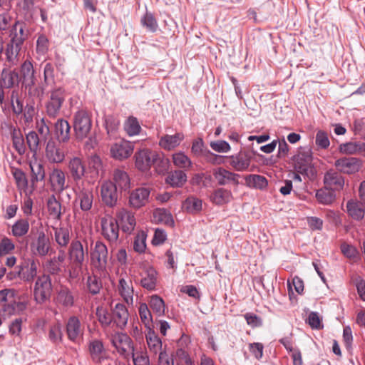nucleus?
Returning a JSON list of instances; mask_svg holds the SVG:
<instances>
[{
  "label": "nucleus",
  "instance_id": "f257e3e1",
  "mask_svg": "<svg viewBox=\"0 0 365 365\" xmlns=\"http://www.w3.org/2000/svg\"><path fill=\"white\" fill-rule=\"evenodd\" d=\"M73 240L68 249V257L70 262L68 274L71 279L77 278L83 268L87 251L84 250L83 243L87 244L86 237Z\"/></svg>",
  "mask_w": 365,
  "mask_h": 365
},
{
  "label": "nucleus",
  "instance_id": "f03ea898",
  "mask_svg": "<svg viewBox=\"0 0 365 365\" xmlns=\"http://www.w3.org/2000/svg\"><path fill=\"white\" fill-rule=\"evenodd\" d=\"M91 265L100 275H105L107 272L108 263V250L107 246L98 240L91 249Z\"/></svg>",
  "mask_w": 365,
  "mask_h": 365
},
{
  "label": "nucleus",
  "instance_id": "7ed1b4c3",
  "mask_svg": "<svg viewBox=\"0 0 365 365\" xmlns=\"http://www.w3.org/2000/svg\"><path fill=\"white\" fill-rule=\"evenodd\" d=\"M53 292L51 279L48 274L36 277L33 287L34 299L38 304H43L48 301Z\"/></svg>",
  "mask_w": 365,
  "mask_h": 365
},
{
  "label": "nucleus",
  "instance_id": "20e7f679",
  "mask_svg": "<svg viewBox=\"0 0 365 365\" xmlns=\"http://www.w3.org/2000/svg\"><path fill=\"white\" fill-rule=\"evenodd\" d=\"M312 160L310 150L300 148L292 158L291 163L297 173L309 176L314 174L312 168Z\"/></svg>",
  "mask_w": 365,
  "mask_h": 365
},
{
  "label": "nucleus",
  "instance_id": "39448f33",
  "mask_svg": "<svg viewBox=\"0 0 365 365\" xmlns=\"http://www.w3.org/2000/svg\"><path fill=\"white\" fill-rule=\"evenodd\" d=\"M73 129L78 140L86 138L92 128L91 113L86 109H79L73 114Z\"/></svg>",
  "mask_w": 365,
  "mask_h": 365
},
{
  "label": "nucleus",
  "instance_id": "423d86ee",
  "mask_svg": "<svg viewBox=\"0 0 365 365\" xmlns=\"http://www.w3.org/2000/svg\"><path fill=\"white\" fill-rule=\"evenodd\" d=\"M66 98V91L62 87H56L49 91L46 103V110L49 117L56 118L58 115Z\"/></svg>",
  "mask_w": 365,
  "mask_h": 365
},
{
  "label": "nucleus",
  "instance_id": "0eeeda50",
  "mask_svg": "<svg viewBox=\"0 0 365 365\" xmlns=\"http://www.w3.org/2000/svg\"><path fill=\"white\" fill-rule=\"evenodd\" d=\"M66 168L69 176L76 182L81 181L86 173V163L81 155L68 157Z\"/></svg>",
  "mask_w": 365,
  "mask_h": 365
},
{
  "label": "nucleus",
  "instance_id": "6e6552de",
  "mask_svg": "<svg viewBox=\"0 0 365 365\" xmlns=\"http://www.w3.org/2000/svg\"><path fill=\"white\" fill-rule=\"evenodd\" d=\"M110 342L118 353L125 359L130 358V354L134 349L131 338L126 334L117 332L110 336Z\"/></svg>",
  "mask_w": 365,
  "mask_h": 365
},
{
  "label": "nucleus",
  "instance_id": "1a4fd4ad",
  "mask_svg": "<svg viewBox=\"0 0 365 365\" xmlns=\"http://www.w3.org/2000/svg\"><path fill=\"white\" fill-rule=\"evenodd\" d=\"M135 165L138 170H148L160 158V154L149 149H142L135 154Z\"/></svg>",
  "mask_w": 365,
  "mask_h": 365
},
{
  "label": "nucleus",
  "instance_id": "9d476101",
  "mask_svg": "<svg viewBox=\"0 0 365 365\" xmlns=\"http://www.w3.org/2000/svg\"><path fill=\"white\" fill-rule=\"evenodd\" d=\"M39 261L34 257L24 258L19 267L18 275L26 282H31L36 277Z\"/></svg>",
  "mask_w": 365,
  "mask_h": 365
},
{
  "label": "nucleus",
  "instance_id": "9b49d317",
  "mask_svg": "<svg viewBox=\"0 0 365 365\" xmlns=\"http://www.w3.org/2000/svg\"><path fill=\"white\" fill-rule=\"evenodd\" d=\"M133 150V143L126 140H120L110 145V155L113 159L123 161L130 158Z\"/></svg>",
  "mask_w": 365,
  "mask_h": 365
},
{
  "label": "nucleus",
  "instance_id": "f8f14e48",
  "mask_svg": "<svg viewBox=\"0 0 365 365\" xmlns=\"http://www.w3.org/2000/svg\"><path fill=\"white\" fill-rule=\"evenodd\" d=\"M101 233L110 244L115 243L119 237V225L115 218L103 217L101 221Z\"/></svg>",
  "mask_w": 365,
  "mask_h": 365
},
{
  "label": "nucleus",
  "instance_id": "ddd939ff",
  "mask_svg": "<svg viewBox=\"0 0 365 365\" xmlns=\"http://www.w3.org/2000/svg\"><path fill=\"white\" fill-rule=\"evenodd\" d=\"M100 188L102 202L109 207L115 206L118 198V189L110 180H103Z\"/></svg>",
  "mask_w": 365,
  "mask_h": 365
},
{
  "label": "nucleus",
  "instance_id": "4468645a",
  "mask_svg": "<svg viewBox=\"0 0 365 365\" xmlns=\"http://www.w3.org/2000/svg\"><path fill=\"white\" fill-rule=\"evenodd\" d=\"M44 157L50 164H61L66 159V152L53 140H49L45 148Z\"/></svg>",
  "mask_w": 365,
  "mask_h": 365
},
{
  "label": "nucleus",
  "instance_id": "2eb2a0df",
  "mask_svg": "<svg viewBox=\"0 0 365 365\" xmlns=\"http://www.w3.org/2000/svg\"><path fill=\"white\" fill-rule=\"evenodd\" d=\"M229 165L235 171H250L252 156L247 151H240L238 153L226 157Z\"/></svg>",
  "mask_w": 365,
  "mask_h": 365
},
{
  "label": "nucleus",
  "instance_id": "dca6fc26",
  "mask_svg": "<svg viewBox=\"0 0 365 365\" xmlns=\"http://www.w3.org/2000/svg\"><path fill=\"white\" fill-rule=\"evenodd\" d=\"M334 165L340 173L351 175L359 171L362 161L354 157H344L336 160Z\"/></svg>",
  "mask_w": 365,
  "mask_h": 365
},
{
  "label": "nucleus",
  "instance_id": "f3484780",
  "mask_svg": "<svg viewBox=\"0 0 365 365\" xmlns=\"http://www.w3.org/2000/svg\"><path fill=\"white\" fill-rule=\"evenodd\" d=\"M48 177L51 189L54 192L60 194L68 187L66 173L61 168H53Z\"/></svg>",
  "mask_w": 365,
  "mask_h": 365
},
{
  "label": "nucleus",
  "instance_id": "a211bd4d",
  "mask_svg": "<svg viewBox=\"0 0 365 365\" xmlns=\"http://www.w3.org/2000/svg\"><path fill=\"white\" fill-rule=\"evenodd\" d=\"M116 220L119 227L126 234H131L136 225V220L133 213L125 210L120 209L116 212Z\"/></svg>",
  "mask_w": 365,
  "mask_h": 365
},
{
  "label": "nucleus",
  "instance_id": "6ab92c4d",
  "mask_svg": "<svg viewBox=\"0 0 365 365\" xmlns=\"http://www.w3.org/2000/svg\"><path fill=\"white\" fill-rule=\"evenodd\" d=\"M150 193V190L146 187H138L133 190L129 195V206L135 210L145 206L148 202Z\"/></svg>",
  "mask_w": 365,
  "mask_h": 365
},
{
  "label": "nucleus",
  "instance_id": "aec40b11",
  "mask_svg": "<svg viewBox=\"0 0 365 365\" xmlns=\"http://www.w3.org/2000/svg\"><path fill=\"white\" fill-rule=\"evenodd\" d=\"M31 249L35 255L45 257L48 255L51 249V242L43 230L38 232L36 239L31 245Z\"/></svg>",
  "mask_w": 365,
  "mask_h": 365
},
{
  "label": "nucleus",
  "instance_id": "412c9836",
  "mask_svg": "<svg viewBox=\"0 0 365 365\" xmlns=\"http://www.w3.org/2000/svg\"><path fill=\"white\" fill-rule=\"evenodd\" d=\"M111 182L118 189L119 192H127L131 187L130 178L128 173L122 168H115L111 174Z\"/></svg>",
  "mask_w": 365,
  "mask_h": 365
},
{
  "label": "nucleus",
  "instance_id": "4be33fe9",
  "mask_svg": "<svg viewBox=\"0 0 365 365\" xmlns=\"http://www.w3.org/2000/svg\"><path fill=\"white\" fill-rule=\"evenodd\" d=\"M113 324L120 329H123L129 319V312L126 306L122 303H117L112 309Z\"/></svg>",
  "mask_w": 365,
  "mask_h": 365
},
{
  "label": "nucleus",
  "instance_id": "5701e85b",
  "mask_svg": "<svg viewBox=\"0 0 365 365\" xmlns=\"http://www.w3.org/2000/svg\"><path fill=\"white\" fill-rule=\"evenodd\" d=\"M117 290L119 295L127 304L133 305L134 288L133 282L129 277H120Z\"/></svg>",
  "mask_w": 365,
  "mask_h": 365
},
{
  "label": "nucleus",
  "instance_id": "b1692460",
  "mask_svg": "<svg viewBox=\"0 0 365 365\" xmlns=\"http://www.w3.org/2000/svg\"><path fill=\"white\" fill-rule=\"evenodd\" d=\"M213 176L220 185H237L239 183L240 175L223 168L215 169L213 171Z\"/></svg>",
  "mask_w": 365,
  "mask_h": 365
},
{
  "label": "nucleus",
  "instance_id": "393cba45",
  "mask_svg": "<svg viewBox=\"0 0 365 365\" xmlns=\"http://www.w3.org/2000/svg\"><path fill=\"white\" fill-rule=\"evenodd\" d=\"M158 281V272L151 266L145 267L140 273V285L147 290H154Z\"/></svg>",
  "mask_w": 365,
  "mask_h": 365
},
{
  "label": "nucleus",
  "instance_id": "a878e982",
  "mask_svg": "<svg viewBox=\"0 0 365 365\" xmlns=\"http://www.w3.org/2000/svg\"><path fill=\"white\" fill-rule=\"evenodd\" d=\"M324 186L332 191L340 190L344 185V178L339 173L330 170L324 174Z\"/></svg>",
  "mask_w": 365,
  "mask_h": 365
},
{
  "label": "nucleus",
  "instance_id": "bb28decb",
  "mask_svg": "<svg viewBox=\"0 0 365 365\" xmlns=\"http://www.w3.org/2000/svg\"><path fill=\"white\" fill-rule=\"evenodd\" d=\"M9 41L24 43L28 38L26 24L21 21H15L9 29Z\"/></svg>",
  "mask_w": 365,
  "mask_h": 365
},
{
  "label": "nucleus",
  "instance_id": "cd10ccee",
  "mask_svg": "<svg viewBox=\"0 0 365 365\" xmlns=\"http://www.w3.org/2000/svg\"><path fill=\"white\" fill-rule=\"evenodd\" d=\"M55 304L65 309L70 308L74 304V297L71 291L66 287H61L57 292L54 299Z\"/></svg>",
  "mask_w": 365,
  "mask_h": 365
},
{
  "label": "nucleus",
  "instance_id": "c85d7f7f",
  "mask_svg": "<svg viewBox=\"0 0 365 365\" xmlns=\"http://www.w3.org/2000/svg\"><path fill=\"white\" fill-rule=\"evenodd\" d=\"M145 336L150 354L157 356L160 351H164L162 341L153 329L146 330Z\"/></svg>",
  "mask_w": 365,
  "mask_h": 365
},
{
  "label": "nucleus",
  "instance_id": "c756f323",
  "mask_svg": "<svg viewBox=\"0 0 365 365\" xmlns=\"http://www.w3.org/2000/svg\"><path fill=\"white\" fill-rule=\"evenodd\" d=\"M76 202L78 203L82 211H89L93 202V191L86 188L79 189L76 192Z\"/></svg>",
  "mask_w": 365,
  "mask_h": 365
},
{
  "label": "nucleus",
  "instance_id": "7c9ffc66",
  "mask_svg": "<svg viewBox=\"0 0 365 365\" xmlns=\"http://www.w3.org/2000/svg\"><path fill=\"white\" fill-rule=\"evenodd\" d=\"M71 126L64 119H58L54 125V134L59 143H66L70 140Z\"/></svg>",
  "mask_w": 365,
  "mask_h": 365
},
{
  "label": "nucleus",
  "instance_id": "2f4dec72",
  "mask_svg": "<svg viewBox=\"0 0 365 365\" xmlns=\"http://www.w3.org/2000/svg\"><path fill=\"white\" fill-rule=\"evenodd\" d=\"M88 349L91 357L94 363L100 364L107 359L103 344L101 340L91 341L89 343Z\"/></svg>",
  "mask_w": 365,
  "mask_h": 365
},
{
  "label": "nucleus",
  "instance_id": "473e14b6",
  "mask_svg": "<svg viewBox=\"0 0 365 365\" xmlns=\"http://www.w3.org/2000/svg\"><path fill=\"white\" fill-rule=\"evenodd\" d=\"M182 133H176L174 135H165L160 138L159 145L166 150H173L176 148L184 140Z\"/></svg>",
  "mask_w": 365,
  "mask_h": 365
},
{
  "label": "nucleus",
  "instance_id": "72a5a7b5",
  "mask_svg": "<svg viewBox=\"0 0 365 365\" xmlns=\"http://www.w3.org/2000/svg\"><path fill=\"white\" fill-rule=\"evenodd\" d=\"M24 43L9 41L6 46H4V53L6 61L12 64H16L19 59V56L22 49Z\"/></svg>",
  "mask_w": 365,
  "mask_h": 365
},
{
  "label": "nucleus",
  "instance_id": "f704fd0d",
  "mask_svg": "<svg viewBox=\"0 0 365 365\" xmlns=\"http://www.w3.org/2000/svg\"><path fill=\"white\" fill-rule=\"evenodd\" d=\"M29 162V167L31 172V181L33 184L44 180L46 171L43 164L37 159L36 156Z\"/></svg>",
  "mask_w": 365,
  "mask_h": 365
},
{
  "label": "nucleus",
  "instance_id": "c9c22d12",
  "mask_svg": "<svg viewBox=\"0 0 365 365\" xmlns=\"http://www.w3.org/2000/svg\"><path fill=\"white\" fill-rule=\"evenodd\" d=\"M54 238L58 246L62 248L66 247L71 241V230L68 227L60 226L53 227Z\"/></svg>",
  "mask_w": 365,
  "mask_h": 365
},
{
  "label": "nucleus",
  "instance_id": "e433bc0d",
  "mask_svg": "<svg viewBox=\"0 0 365 365\" xmlns=\"http://www.w3.org/2000/svg\"><path fill=\"white\" fill-rule=\"evenodd\" d=\"M29 220L19 218L12 225L10 234L16 239L22 238L29 233Z\"/></svg>",
  "mask_w": 365,
  "mask_h": 365
},
{
  "label": "nucleus",
  "instance_id": "4c0bfd02",
  "mask_svg": "<svg viewBox=\"0 0 365 365\" xmlns=\"http://www.w3.org/2000/svg\"><path fill=\"white\" fill-rule=\"evenodd\" d=\"M66 332L68 339L75 341L81 334L82 329L80 320L77 317H71L66 324Z\"/></svg>",
  "mask_w": 365,
  "mask_h": 365
},
{
  "label": "nucleus",
  "instance_id": "58836bf2",
  "mask_svg": "<svg viewBox=\"0 0 365 365\" xmlns=\"http://www.w3.org/2000/svg\"><path fill=\"white\" fill-rule=\"evenodd\" d=\"M346 212L352 219L359 221L365 215V209L362 204L354 200H349L346 202Z\"/></svg>",
  "mask_w": 365,
  "mask_h": 365
},
{
  "label": "nucleus",
  "instance_id": "ea45409f",
  "mask_svg": "<svg viewBox=\"0 0 365 365\" xmlns=\"http://www.w3.org/2000/svg\"><path fill=\"white\" fill-rule=\"evenodd\" d=\"M19 82V74L16 71L4 68L1 73L0 86L10 88Z\"/></svg>",
  "mask_w": 365,
  "mask_h": 365
},
{
  "label": "nucleus",
  "instance_id": "a19ab883",
  "mask_svg": "<svg viewBox=\"0 0 365 365\" xmlns=\"http://www.w3.org/2000/svg\"><path fill=\"white\" fill-rule=\"evenodd\" d=\"M172 160L175 167L184 170H190L193 165L190 158L182 151L173 153Z\"/></svg>",
  "mask_w": 365,
  "mask_h": 365
},
{
  "label": "nucleus",
  "instance_id": "79ce46f5",
  "mask_svg": "<svg viewBox=\"0 0 365 365\" xmlns=\"http://www.w3.org/2000/svg\"><path fill=\"white\" fill-rule=\"evenodd\" d=\"M20 73L22 78V85L36 80L35 70L31 61L26 59L21 65Z\"/></svg>",
  "mask_w": 365,
  "mask_h": 365
},
{
  "label": "nucleus",
  "instance_id": "37998d69",
  "mask_svg": "<svg viewBox=\"0 0 365 365\" xmlns=\"http://www.w3.org/2000/svg\"><path fill=\"white\" fill-rule=\"evenodd\" d=\"M187 181V175L182 170H175L168 174L165 182L172 187H182Z\"/></svg>",
  "mask_w": 365,
  "mask_h": 365
},
{
  "label": "nucleus",
  "instance_id": "c03bdc74",
  "mask_svg": "<svg viewBox=\"0 0 365 365\" xmlns=\"http://www.w3.org/2000/svg\"><path fill=\"white\" fill-rule=\"evenodd\" d=\"M211 200L216 205H224L228 203L232 198L231 191L224 189H216L210 197Z\"/></svg>",
  "mask_w": 365,
  "mask_h": 365
},
{
  "label": "nucleus",
  "instance_id": "a18cd8bd",
  "mask_svg": "<svg viewBox=\"0 0 365 365\" xmlns=\"http://www.w3.org/2000/svg\"><path fill=\"white\" fill-rule=\"evenodd\" d=\"M46 204L49 215L54 220H60L62 215L60 202L52 195L48 198Z\"/></svg>",
  "mask_w": 365,
  "mask_h": 365
},
{
  "label": "nucleus",
  "instance_id": "49530a36",
  "mask_svg": "<svg viewBox=\"0 0 365 365\" xmlns=\"http://www.w3.org/2000/svg\"><path fill=\"white\" fill-rule=\"evenodd\" d=\"M182 207L187 212L191 214H195L199 212L202 207V202L200 199L190 196L182 203Z\"/></svg>",
  "mask_w": 365,
  "mask_h": 365
},
{
  "label": "nucleus",
  "instance_id": "de8ad7c7",
  "mask_svg": "<svg viewBox=\"0 0 365 365\" xmlns=\"http://www.w3.org/2000/svg\"><path fill=\"white\" fill-rule=\"evenodd\" d=\"M365 148V143L356 142H348L342 143L339 146V150L342 154L354 155Z\"/></svg>",
  "mask_w": 365,
  "mask_h": 365
},
{
  "label": "nucleus",
  "instance_id": "09e8293b",
  "mask_svg": "<svg viewBox=\"0 0 365 365\" xmlns=\"http://www.w3.org/2000/svg\"><path fill=\"white\" fill-rule=\"evenodd\" d=\"M139 316L144 324L146 330L153 329V317L148 306L145 303H140L138 307Z\"/></svg>",
  "mask_w": 365,
  "mask_h": 365
},
{
  "label": "nucleus",
  "instance_id": "8fccbe9b",
  "mask_svg": "<svg viewBox=\"0 0 365 365\" xmlns=\"http://www.w3.org/2000/svg\"><path fill=\"white\" fill-rule=\"evenodd\" d=\"M316 198L321 204L330 205L335 200V194L334 191L324 186V188L319 189L317 191Z\"/></svg>",
  "mask_w": 365,
  "mask_h": 365
},
{
  "label": "nucleus",
  "instance_id": "3c124183",
  "mask_svg": "<svg viewBox=\"0 0 365 365\" xmlns=\"http://www.w3.org/2000/svg\"><path fill=\"white\" fill-rule=\"evenodd\" d=\"M142 26L146 29L147 31L155 33L158 29V21L154 15L150 12L146 11L140 19Z\"/></svg>",
  "mask_w": 365,
  "mask_h": 365
},
{
  "label": "nucleus",
  "instance_id": "603ef678",
  "mask_svg": "<svg viewBox=\"0 0 365 365\" xmlns=\"http://www.w3.org/2000/svg\"><path fill=\"white\" fill-rule=\"evenodd\" d=\"M149 306L153 312L158 316H163L165 314V305L164 300L159 296L152 295L149 300Z\"/></svg>",
  "mask_w": 365,
  "mask_h": 365
},
{
  "label": "nucleus",
  "instance_id": "864d4df0",
  "mask_svg": "<svg viewBox=\"0 0 365 365\" xmlns=\"http://www.w3.org/2000/svg\"><path fill=\"white\" fill-rule=\"evenodd\" d=\"M124 130L129 136H134L140 133L141 127L135 117L130 116L124 123Z\"/></svg>",
  "mask_w": 365,
  "mask_h": 365
},
{
  "label": "nucleus",
  "instance_id": "5fc2aeb1",
  "mask_svg": "<svg viewBox=\"0 0 365 365\" xmlns=\"http://www.w3.org/2000/svg\"><path fill=\"white\" fill-rule=\"evenodd\" d=\"M96 316L99 323L104 328H107L113 324L112 312L110 313L108 310L103 306L97 307Z\"/></svg>",
  "mask_w": 365,
  "mask_h": 365
},
{
  "label": "nucleus",
  "instance_id": "6e6d98bb",
  "mask_svg": "<svg viewBox=\"0 0 365 365\" xmlns=\"http://www.w3.org/2000/svg\"><path fill=\"white\" fill-rule=\"evenodd\" d=\"M26 144L31 153L33 154V157L36 156L40 144V139L37 133H36L35 131H29L26 135Z\"/></svg>",
  "mask_w": 365,
  "mask_h": 365
},
{
  "label": "nucleus",
  "instance_id": "4d7b16f0",
  "mask_svg": "<svg viewBox=\"0 0 365 365\" xmlns=\"http://www.w3.org/2000/svg\"><path fill=\"white\" fill-rule=\"evenodd\" d=\"M130 357L132 358L134 365H150L149 356L145 349L135 351L133 349L130 354Z\"/></svg>",
  "mask_w": 365,
  "mask_h": 365
},
{
  "label": "nucleus",
  "instance_id": "13d9d810",
  "mask_svg": "<svg viewBox=\"0 0 365 365\" xmlns=\"http://www.w3.org/2000/svg\"><path fill=\"white\" fill-rule=\"evenodd\" d=\"M246 183L250 187L263 189L267 186V179L259 175H249L245 178Z\"/></svg>",
  "mask_w": 365,
  "mask_h": 365
},
{
  "label": "nucleus",
  "instance_id": "bf43d9fd",
  "mask_svg": "<svg viewBox=\"0 0 365 365\" xmlns=\"http://www.w3.org/2000/svg\"><path fill=\"white\" fill-rule=\"evenodd\" d=\"M36 81L26 83L23 84L28 95L31 97L41 98L45 93V88L43 86H36Z\"/></svg>",
  "mask_w": 365,
  "mask_h": 365
},
{
  "label": "nucleus",
  "instance_id": "052dcab7",
  "mask_svg": "<svg viewBox=\"0 0 365 365\" xmlns=\"http://www.w3.org/2000/svg\"><path fill=\"white\" fill-rule=\"evenodd\" d=\"M12 142L14 148L19 155H24L26 153V148L24 139L19 130H14L12 133Z\"/></svg>",
  "mask_w": 365,
  "mask_h": 365
},
{
  "label": "nucleus",
  "instance_id": "680f3d73",
  "mask_svg": "<svg viewBox=\"0 0 365 365\" xmlns=\"http://www.w3.org/2000/svg\"><path fill=\"white\" fill-rule=\"evenodd\" d=\"M147 234L145 231H140L137 233L134 242L133 249L138 253H143L146 249Z\"/></svg>",
  "mask_w": 365,
  "mask_h": 365
},
{
  "label": "nucleus",
  "instance_id": "e2e57ef3",
  "mask_svg": "<svg viewBox=\"0 0 365 365\" xmlns=\"http://www.w3.org/2000/svg\"><path fill=\"white\" fill-rule=\"evenodd\" d=\"M86 286L88 291L91 294H97L99 293L102 284L101 281L99 279V278L96 275H91L88 277Z\"/></svg>",
  "mask_w": 365,
  "mask_h": 365
},
{
  "label": "nucleus",
  "instance_id": "0e129e2a",
  "mask_svg": "<svg viewBox=\"0 0 365 365\" xmlns=\"http://www.w3.org/2000/svg\"><path fill=\"white\" fill-rule=\"evenodd\" d=\"M155 218L160 222L173 227L174 225V220L170 213L165 210H157L154 213Z\"/></svg>",
  "mask_w": 365,
  "mask_h": 365
},
{
  "label": "nucleus",
  "instance_id": "69168bd1",
  "mask_svg": "<svg viewBox=\"0 0 365 365\" xmlns=\"http://www.w3.org/2000/svg\"><path fill=\"white\" fill-rule=\"evenodd\" d=\"M12 175L19 189H25L28 185V180L25 173L19 168L12 169Z\"/></svg>",
  "mask_w": 365,
  "mask_h": 365
},
{
  "label": "nucleus",
  "instance_id": "338daca9",
  "mask_svg": "<svg viewBox=\"0 0 365 365\" xmlns=\"http://www.w3.org/2000/svg\"><path fill=\"white\" fill-rule=\"evenodd\" d=\"M49 41L48 38L43 34L40 35L36 41V53L38 55L44 56L47 53Z\"/></svg>",
  "mask_w": 365,
  "mask_h": 365
},
{
  "label": "nucleus",
  "instance_id": "774afa93",
  "mask_svg": "<svg viewBox=\"0 0 365 365\" xmlns=\"http://www.w3.org/2000/svg\"><path fill=\"white\" fill-rule=\"evenodd\" d=\"M177 365H195L188 353L182 349L176 351Z\"/></svg>",
  "mask_w": 365,
  "mask_h": 365
}]
</instances>
